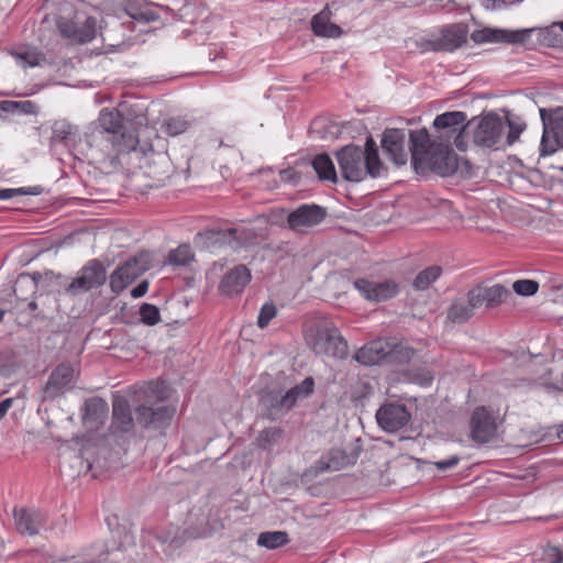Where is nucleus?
<instances>
[{"label":"nucleus","mask_w":563,"mask_h":563,"mask_svg":"<svg viewBox=\"0 0 563 563\" xmlns=\"http://www.w3.org/2000/svg\"><path fill=\"white\" fill-rule=\"evenodd\" d=\"M336 161L342 177L347 181L360 183L367 176L372 178L386 174V167L379 158L377 146L367 137L365 147L349 144L336 152Z\"/></svg>","instance_id":"f257e3e1"},{"label":"nucleus","mask_w":563,"mask_h":563,"mask_svg":"<svg viewBox=\"0 0 563 563\" xmlns=\"http://www.w3.org/2000/svg\"><path fill=\"white\" fill-rule=\"evenodd\" d=\"M470 126L467 115L463 111H448L435 117L430 130L424 128V146L427 143L449 145L454 144L455 147L465 152L467 142L464 133Z\"/></svg>","instance_id":"f03ea898"},{"label":"nucleus","mask_w":563,"mask_h":563,"mask_svg":"<svg viewBox=\"0 0 563 563\" xmlns=\"http://www.w3.org/2000/svg\"><path fill=\"white\" fill-rule=\"evenodd\" d=\"M98 126L108 142L111 143L113 150L119 154L135 151L137 146L143 153L153 151L152 144L143 146L134 130L124 125L123 118L117 110L102 109L98 118Z\"/></svg>","instance_id":"7ed1b4c3"},{"label":"nucleus","mask_w":563,"mask_h":563,"mask_svg":"<svg viewBox=\"0 0 563 563\" xmlns=\"http://www.w3.org/2000/svg\"><path fill=\"white\" fill-rule=\"evenodd\" d=\"M313 378L306 377L286 393L277 389L266 390L261 396L260 405L268 419L277 420L291 410L299 399L310 396L313 393Z\"/></svg>","instance_id":"20e7f679"},{"label":"nucleus","mask_w":563,"mask_h":563,"mask_svg":"<svg viewBox=\"0 0 563 563\" xmlns=\"http://www.w3.org/2000/svg\"><path fill=\"white\" fill-rule=\"evenodd\" d=\"M411 351L400 344H390L384 340H375L358 349L354 360L364 365L372 366L383 363L408 362Z\"/></svg>","instance_id":"39448f33"},{"label":"nucleus","mask_w":563,"mask_h":563,"mask_svg":"<svg viewBox=\"0 0 563 563\" xmlns=\"http://www.w3.org/2000/svg\"><path fill=\"white\" fill-rule=\"evenodd\" d=\"M308 344L317 354L335 358H344L347 355V342L341 335L339 329L332 324L319 327L308 338Z\"/></svg>","instance_id":"423d86ee"},{"label":"nucleus","mask_w":563,"mask_h":563,"mask_svg":"<svg viewBox=\"0 0 563 563\" xmlns=\"http://www.w3.org/2000/svg\"><path fill=\"white\" fill-rule=\"evenodd\" d=\"M151 265L152 254L150 252L143 251L130 257L110 275L111 290L114 294H120L139 276L150 269Z\"/></svg>","instance_id":"0eeeda50"},{"label":"nucleus","mask_w":563,"mask_h":563,"mask_svg":"<svg viewBox=\"0 0 563 563\" xmlns=\"http://www.w3.org/2000/svg\"><path fill=\"white\" fill-rule=\"evenodd\" d=\"M107 269L99 260L88 261L77 273V276L66 287V292L77 296L99 288L107 282Z\"/></svg>","instance_id":"6e6552de"},{"label":"nucleus","mask_w":563,"mask_h":563,"mask_svg":"<svg viewBox=\"0 0 563 563\" xmlns=\"http://www.w3.org/2000/svg\"><path fill=\"white\" fill-rule=\"evenodd\" d=\"M424 165H428L435 174L446 177L457 170L459 157L452 145L427 143L424 146Z\"/></svg>","instance_id":"1a4fd4ad"},{"label":"nucleus","mask_w":563,"mask_h":563,"mask_svg":"<svg viewBox=\"0 0 563 563\" xmlns=\"http://www.w3.org/2000/svg\"><path fill=\"white\" fill-rule=\"evenodd\" d=\"M540 115L543 123L540 154L547 156L563 148V109H556L548 114L547 110L541 108Z\"/></svg>","instance_id":"9d476101"},{"label":"nucleus","mask_w":563,"mask_h":563,"mask_svg":"<svg viewBox=\"0 0 563 563\" xmlns=\"http://www.w3.org/2000/svg\"><path fill=\"white\" fill-rule=\"evenodd\" d=\"M324 207L316 203H303L286 213L285 227L296 233H308L312 228L319 225L327 217Z\"/></svg>","instance_id":"9b49d317"},{"label":"nucleus","mask_w":563,"mask_h":563,"mask_svg":"<svg viewBox=\"0 0 563 563\" xmlns=\"http://www.w3.org/2000/svg\"><path fill=\"white\" fill-rule=\"evenodd\" d=\"M176 409L173 406H159L156 408L141 405L135 408V422L146 430L162 431L166 429L174 416Z\"/></svg>","instance_id":"f8f14e48"},{"label":"nucleus","mask_w":563,"mask_h":563,"mask_svg":"<svg viewBox=\"0 0 563 563\" xmlns=\"http://www.w3.org/2000/svg\"><path fill=\"white\" fill-rule=\"evenodd\" d=\"M536 29H523L517 31H509L503 29L484 27L475 30L471 34L473 42L482 43H509V44H525L531 36Z\"/></svg>","instance_id":"ddd939ff"},{"label":"nucleus","mask_w":563,"mask_h":563,"mask_svg":"<svg viewBox=\"0 0 563 563\" xmlns=\"http://www.w3.org/2000/svg\"><path fill=\"white\" fill-rule=\"evenodd\" d=\"M471 437L477 443H487L497 432V418L488 408L481 406L471 416Z\"/></svg>","instance_id":"4468645a"},{"label":"nucleus","mask_w":563,"mask_h":563,"mask_svg":"<svg viewBox=\"0 0 563 563\" xmlns=\"http://www.w3.org/2000/svg\"><path fill=\"white\" fill-rule=\"evenodd\" d=\"M376 421L384 431L394 433L404 428L410 420V412L405 405L385 404L376 412Z\"/></svg>","instance_id":"2eb2a0df"},{"label":"nucleus","mask_w":563,"mask_h":563,"mask_svg":"<svg viewBox=\"0 0 563 563\" xmlns=\"http://www.w3.org/2000/svg\"><path fill=\"white\" fill-rule=\"evenodd\" d=\"M75 384V369L69 364L58 365L48 377L42 389L43 399H55L66 390L73 388Z\"/></svg>","instance_id":"dca6fc26"},{"label":"nucleus","mask_w":563,"mask_h":563,"mask_svg":"<svg viewBox=\"0 0 563 563\" xmlns=\"http://www.w3.org/2000/svg\"><path fill=\"white\" fill-rule=\"evenodd\" d=\"M503 131V120L497 114L492 113L477 123L473 133V141L478 146L492 147L499 141Z\"/></svg>","instance_id":"f3484780"},{"label":"nucleus","mask_w":563,"mask_h":563,"mask_svg":"<svg viewBox=\"0 0 563 563\" xmlns=\"http://www.w3.org/2000/svg\"><path fill=\"white\" fill-rule=\"evenodd\" d=\"M406 132L401 129H386L382 137V147L387 157L397 166H402L408 161L405 150Z\"/></svg>","instance_id":"a211bd4d"},{"label":"nucleus","mask_w":563,"mask_h":563,"mask_svg":"<svg viewBox=\"0 0 563 563\" xmlns=\"http://www.w3.org/2000/svg\"><path fill=\"white\" fill-rule=\"evenodd\" d=\"M467 32L465 24H452L443 29L438 40L424 41V47L430 46L433 51H454L466 43Z\"/></svg>","instance_id":"6ab92c4d"},{"label":"nucleus","mask_w":563,"mask_h":563,"mask_svg":"<svg viewBox=\"0 0 563 563\" xmlns=\"http://www.w3.org/2000/svg\"><path fill=\"white\" fill-rule=\"evenodd\" d=\"M353 285L367 300L373 301L390 299L398 292V285L393 280L375 284L367 279L360 278L356 279Z\"/></svg>","instance_id":"aec40b11"},{"label":"nucleus","mask_w":563,"mask_h":563,"mask_svg":"<svg viewBox=\"0 0 563 563\" xmlns=\"http://www.w3.org/2000/svg\"><path fill=\"white\" fill-rule=\"evenodd\" d=\"M250 280V269L245 265L240 264L224 274L219 285V290L225 296L238 295L243 291Z\"/></svg>","instance_id":"412c9836"},{"label":"nucleus","mask_w":563,"mask_h":563,"mask_svg":"<svg viewBox=\"0 0 563 563\" xmlns=\"http://www.w3.org/2000/svg\"><path fill=\"white\" fill-rule=\"evenodd\" d=\"M80 140L77 128L67 121H56L52 126L51 145H63L76 155L77 143Z\"/></svg>","instance_id":"4be33fe9"},{"label":"nucleus","mask_w":563,"mask_h":563,"mask_svg":"<svg viewBox=\"0 0 563 563\" xmlns=\"http://www.w3.org/2000/svg\"><path fill=\"white\" fill-rule=\"evenodd\" d=\"M233 241L232 228L208 229L195 236V243L206 249L230 247L233 250Z\"/></svg>","instance_id":"5701e85b"},{"label":"nucleus","mask_w":563,"mask_h":563,"mask_svg":"<svg viewBox=\"0 0 563 563\" xmlns=\"http://www.w3.org/2000/svg\"><path fill=\"white\" fill-rule=\"evenodd\" d=\"M16 529L21 533L35 536L46 522V515L40 510L21 509L14 511Z\"/></svg>","instance_id":"b1692460"},{"label":"nucleus","mask_w":563,"mask_h":563,"mask_svg":"<svg viewBox=\"0 0 563 563\" xmlns=\"http://www.w3.org/2000/svg\"><path fill=\"white\" fill-rule=\"evenodd\" d=\"M109 406L99 397L87 399L85 402L84 422L90 429H99L107 420Z\"/></svg>","instance_id":"393cba45"},{"label":"nucleus","mask_w":563,"mask_h":563,"mask_svg":"<svg viewBox=\"0 0 563 563\" xmlns=\"http://www.w3.org/2000/svg\"><path fill=\"white\" fill-rule=\"evenodd\" d=\"M134 420L130 404L123 397H117L112 402V424L117 431L126 433L133 429Z\"/></svg>","instance_id":"a878e982"},{"label":"nucleus","mask_w":563,"mask_h":563,"mask_svg":"<svg viewBox=\"0 0 563 563\" xmlns=\"http://www.w3.org/2000/svg\"><path fill=\"white\" fill-rule=\"evenodd\" d=\"M330 19L331 12L328 8H324L312 18L311 29L317 36L339 37L342 34L341 27L332 23Z\"/></svg>","instance_id":"bb28decb"},{"label":"nucleus","mask_w":563,"mask_h":563,"mask_svg":"<svg viewBox=\"0 0 563 563\" xmlns=\"http://www.w3.org/2000/svg\"><path fill=\"white\" fill-rule=\"evenodd\" d=\"M474 316V310L466 298H455L449 309L446 319L453 323H465Z\"/></svg>","instance_id":"cd10ccee"},{"label":"nucleus","mask_w":563,"mask_h":563,"mask_svg":"<svg viewBox=\"0 0 563 563\" xmlns=\"http://www.w3.org/2000/svg\"><path fill=\"white\" fill-rule=\"evenodd\" d=\"M311 164L320 180L338 181L334 164L328 154L317 155Z\"/></svg>","instance_id":"c85d7f7f"},{"label":"nucleus","mask_w":563,"mask_h":563,"mask_svg":"<svg viewBox=\"0 0 563 563\" xmlns=\"http://www.w3.org/2000/svg\"><path fill=\"white\" fill-rule=\"evenodd\" d=\"M409 152L411 165L417 174L422 170V130H409Z\"/></svg>","instance_id":"c756f323"},{"label":"nucleus","mask_w":563,"mask_h":563,"mask_svg":"<svg viewBox=\"0 0 563 563\" xmlns=\"http://www.w3.org/2000/svg\"><path fill=\"white\" fill-rule=\"evenodd\" d=\"M126 14L133 20L141 22H152L158 19V14L151 10L146 4L140 1L129 2L125 5Z\"/></svg>","instance_id":"7c9ffc66"},{"label":"nucleus","mask_w":563,"mask_h":563,"mask_svg":"<svg viewBox=\"0 0 563 563\" xmlns=\"http://www.w3.org/2000/svg\"><path fill=\"white\" fill-rule=\"evenodd\" d=\"M289 542L286 531H265L260 533L257 544L271 550L278 549Z\"/></svg>","instance_id":"2f4dec72"},{"label":"nucleus","mask_w":563,"mask_h":563,"mask_svg":"<svg viewBox=\"0 0 563 563\" xmlns=\"http://www.w3.org/2000/svg\"><path fill=\"white\" fill-rule=\"evenodd\" d=\"M232 235L234 238V251L243 247H249L257 243V234L253 229L250 228L234 227L232 228Z\"/></svg>","instance_id":"473e14b6"},{"label":"nucleus","mask_w":563,"mask_h":563,"mask_svg":"<svg viewBox=\"0 0 563 563\" xmlns=\"http://www.w3.org/2000/svg\"><path fill=\"white\" fill-rule=\"evenodd\" d=\"M486 308H496L500 306L511 292L500 284L490 287L484 286Z\"/></svg>","instance_id":"72a5a7b5"},{"label":"nucleus","mask_w":563,"mask_h":563,"mask_svg":"<svg viewBox=\"0 0 563 563\" xmlns=\"http://www.w3.org/2000/svg\"><path fill=\"white\" fill-rule=\"evenodd\" d=\"M156 538L162 544H168L172 549H177L185 542L184 531L174 526L159 530Z\"/></svg>","instance_id":"f704fd0d"},{"label":"nucleus","mask_w":563,"mask_h":563,"mask_svg":"<svg viewBox=\"0 0 563 563\" xmlns=\"http://www.w3.org/2000/svg\"><path fill=\"white\" fill-rule=\"evenodd\" d=\"M195 258V254L189 244H181L172 250L168 254V262L175 266H186Z\"/></svg>","instance_id":"c9c22d12"},{"label":"nucleus","mask_w":563,"mask_h":563,"mask_svg":"<svg viewBox=\"0 0 563 563\" xmlns=\"http://www.w3.org/2000/svg\"><path fill=\"white\" fill-rule=\"evenodd\" d=\"M0 109L3 112H8V113L20 112V113H24V114H35L37 111V106L30 100H25V101L5 100V101H0Z\"/></svg>","instance_id":"e433bc0d"},{"label":"nucleus","mask_w":563,"mask_h":563,"mask_svg":"<svg viewBox=\"0 0 563 563\" xmlns=\"http://www.w3.org/2000/svg\"><path fill=\"white\" fill-rule=\"evenodd\" d=\"M191 126V122L183 117H173L165 121L163 128L169 136L185 133Z\"/></svg>","instance_id":"4c0bfd02"},{"label":"nucleus","mask_w":563,"mask_h":563,"mask_svg":"<svg viewBox=\"0 0 563 563\" xmlns=\"http://www.w3.org/2000/svg\"><path fill=\"white\" fill-rule=\"evenodd\" d=\"M283 429L277 427L264 429L257 437L258 446L267 449L280 441L283 438Z\"/></svg>","instance_id":"58836bf2"},{"label":"nucleus","mask_w":563,"mask_h":563,"mask_svg":"<svg viewBox=\"0 0 563 563\" xmlns=\"http://www.w3.org/2000/svg\"><path fill=\"white\" fill-rule=\"evenodd\" d=\"M357 457L356 451H354L353 454L347 455L345 451L342 450H332L330 452V459L328 463L329 468L339 470L341 467H344L349 464H352L355 462Z\"/></svg>","instance_id":"ea45409f"},{"label":"nucleus","mask_w":563,"mask_h":563,"mask_svg":"<svg viewBox=\"0 0 563 563\" xmlns=\"http://www.w3.org/2000/svg\"><path fill=\"white\" fill-rule=\"evenodd\" d=\"M42 191L43 188L41 186L0 189V200H7L23 195L37 196L41 195Z\"/></svg>","instance_id":"a19ab883"},{"label":"nucleus","mask_w":563,"mask_h":563,"mask_svg":"<svg viewBox=\"0 0 563 563\" xmlns=\"http://www.w3.org/2000/svg\"><path fill=\"white\" fill-rule=\"evenodd\" d=\"M141 321L146 325H155L161 320L159 310L151 303H143L140 307Z\"/></svg>","instance_id":"79ce46f5"},{"label":"nucleus","mask_w":563,"mask_h":563,"mask_svg":"<svg viewBox=\"0 0 563 563\" xmlns=\"http://www.w3.org/2000/svg\"><path fill=\"white\" fill-rule=\"evenodd\" d=\"M512 289L520 296H532L539 290V283L532 279H519L512 284Z\"/></svg>","instance_id":"37998d69"},{"label":"nucleus","mask_w":563,"mask_h":563,"mask_svg":"<svg viewBox=\"0 0 563 563\" xmlns=\"http://www.w3.org/2000/svg\"><path fill=\"white\" fill-rule=\"evenodd\" d=\"M78 42L87 43L90 42L96 35V20L93 18H87L81 26H78Z\"/></svg>","instance_id":"c03bdc74"},{"label":"nucleus","mask_w":563,"mask_h":563,"mask_svg":"<svg viewBox=\"0 0 563 563\" xmlns=\"http://www.w3.org/2000/svg\"><path fill=\"white\" fill-rule=\"evenodd\" d=\"M277 309L273 302H266L262 306L257 318V325L264 329L276 317Z\"/></svg>","instance_id":"a18cd8bd"},{"label":"nucleus","mask_w":563,"mask_h":563,"mask_svg":"<svg viewBox=\"0 0 563 563\" xmlns=\"http://www.w3.org/2000/svg\"><path fill=\"white\" fill-rule=\"evenodd\" d=\"M467 301L470 302L473 310L482 307L483 305L486 306V297L484 294V286L477 285L470 289L466 294Z\"/></svg>","instance_id":"49530a36"},{"label":"nucleus","mask_w":563,"mask_h":563,"mask_svg":"<svg viewBox=\"0 0 563 563\" xmlns=\"http://www.w3.org/2000/svg\"><path fill=\"white\" fill-rule=\"evenodd\" d=\"M16 58L20 60L21 65L26 67H33L40 64L41 59H43L42 55L35 51H23L16 53Z\"/></svg>","instance_id":"de8ad7c7"},{"label":"nucleus","mask_w":563,"mask_h":563,"mask_svg":"<svg viewBox=\"0 0 563 563\" xmlns=\"http://www.w3.org/2000/svg\"><path fill=\"white\" fill-rule=\"evenodd\" d=\"M442 272L443 269L439 265L424 268V291L430 289L431 284L442 275Z\"/></svg>","instance_id":"09e8293b"},{"label":"nucleus","mask_w":563,"mask_h":563,"mask_svg":"<svg viewBox=\"0 0 563 563\" xmlns=\"http://www.w3.org/2000/svg\"><path fill=\"white\" fill-rule=\"evenodd\" d=\"M58 29L64 36L78 41V26L73 21L60 20L58 22Z\"/></svg>","instance_id":"8fccbe9b"},{"label":"nucleus","mask_w":563,"mask_h":563,"mask_svg":"<svg viewBox=\"0 0 563 563\" xmlns=\"http://www.w3.org/2000/svg\"><path fill=\"white\" fill-rule=\"evenodd\" d=\"M459 462H460V457L457 455H453L446 460L434 462V463L424 461V464L426 463L433 464L439 471H446L449 468L456 466L459 464Z\"/></svg>","instance_id":"3c124183"},{"label":"nucleus","mask_w":563,"mask_h":563,"mask_svg":"<svg viewBox=\"0 0 563 563\" xmlns=\"http://www.w3.org/2000/svg\"><path fill=\"white\" fill-rule=\"evenodd\" d=\"M521 0H485L484 5L486 9L496 10L503 5H510L520 2Z\"/></svg>","instance_id":"603ef678"},{"label":"nucleus","mask_w":563,"mask_h":563,"mask_svg":"<svg viewBox=\"0 0 563 563\" xmlns=\"http://www.w3.org/2000/svg\"><path fill=\"white\" fill-rule=\"evenodd\" d=\"M508 123H509V132L507 135V143L509 145H511L519 139V135L523 131V128L519 126V125H515L510 121H508Z\"/></svg>","instance_id":"864d4df0"},{"label":"nucleus","mask_w":563,"mask_h":563,"mask_svg":"<svg viewBox=\"0 0 563 563\" xmlns=\"http://www.w3.org/2000/svg\"><path fill=\"white\" fill-rule=\"evenodd\" d=\"M147 289H148V282L142 280L136 287H134L131 290V296L133 298H141L147 292Z\"/></svg>","instance_id":"5fc2aeb1"},{"label":"nucleus","mask_w":563,"mask_h":563,"mask_svg":"<svg viewBox=\"0 0 563 563\" xmlns=\"http://www.w3.org/2000/svg\"><path fill=\"white\" fill-rule=\"evenodd\" d=\"M11 399H4L0 402V420L5 416L7 411L11 407Z\"/></svg>","instance_id":"6e6d98bb"},{"label":"nucleus","mask_w":563,"mask_h":563,"mask_svg":"<svg viewBox=\"0 0 563 563\" xmlns=\"http://www.w3.org/2000/svg\"><path fill=\"white\" fill-rule=\"evenodd\" d=\"M551 553V556H553L551 563H563V552H561L559 549L553 548Z\"/></svg>","instance_id":"4d7b16f0"},{"label":"nucleus","mask_w":563,"mask_h":563,"mask_svg":"<svg viewBox=\"0 0 563 563\" xmlns=\"http://www.w3.org/2000/svg\"><path fill=\"white\" fill-rule=\"evenodd\" d=\"M295 174V170L291 169V168H288V169H284L280 172V176L284 180H291L292 179V176Z\"/></svg>","instance_id":"13d9d810"},{"label":"nucleus","mask_w":563,"mask_h":563,"mask_svg":"<svg viewBox=\"0 0 563 563\" xmlns=\"http://www.w3.org/2000/svg\"><path fill=\"white\" fill-rule=\"evenodd\" d=\"M558 31L563 32V21L560 23H554L548 29V33H556Z\"/></svg>","instance_id":"bf43d9fd"},{"label":"nucleus","mask_w":563,"mask_h":563,"mask_svg":"<svg viewBox=\"0 0 563 563\" xmlns=\"http://www.w3.org/2000/svg\"><path fill=\"white\" fill-rule=\"evenodd\" d=\"M421 285H422V272H419L413 279V286L416 287V289H420Z\"/></svg>","instance_id":"052dcab7"},{"label":"nucleus","mask_w":563,"mask_h":563,"mask_svg":"<svg viewBox=\"0 0 563 563\" xmlns=\"http://www.w3.org/2000/svg\"><path fill=\"white\" fill-rule=\"evenodd\" d=\"M433 380V376L432 375H429V372H426L424 371V378H423V382H424V386H427L429 383H431Z\"/></svg>","instance_id":"680f3d73"},{"label":"nucleus","mask_w":563,"mask_h":563,"mask_svg":"<svg viewBox=\"0 0 563 563\" xmlns=\"http://www.w3.org/2000/svg\"><path fill=\"white\" fill-rule=\"evenodd\" d=\"M27 307H29L30 310H36L37 309V302L32 300V301L29 302Z\"/></svg>","instance_id":"e2e57ef3"},{"label":"nucleus","mask_w":563,"mask_h":563,"mask_svg":"<svg viewBox=\"0 0 563 563\" xmlns=\"http://www.w3.org/2000/svg\"><path fill=\"white\" fill-rule=\"evenodd\" d=\"M558 437L563 441V424L561 426Z\"/></svg>","instance_id":"0e129e2a"},{"label":"nucleus","mask_w":563,"mask_h":563,"mask_svg":"<svg viewBox=\"0 0 563 563\" xmlns=\"http://www.w3.org/2000/svg\"><path fill=\"white\" fill-rule=\"evenodd\" d=\"M4 314H5V311L3 309H0V322L2 321Z\"/></svg>","instance_id":"69168bd1"},{"label":"nucleus","mask_w":563,"mask_h":563,"mask_svg":"<svg viewBox=\"0 0 563 563\" xmlns=\"http://www.w3.org/2000/svg\"><path fill=\"white\" fill-rule=\"evenodd\" d=\"M24 279L23 276H21L19 279H18V284L21 283L22 280Z\"/></svg>","instance_id":"338daca9"}]
</instances>
